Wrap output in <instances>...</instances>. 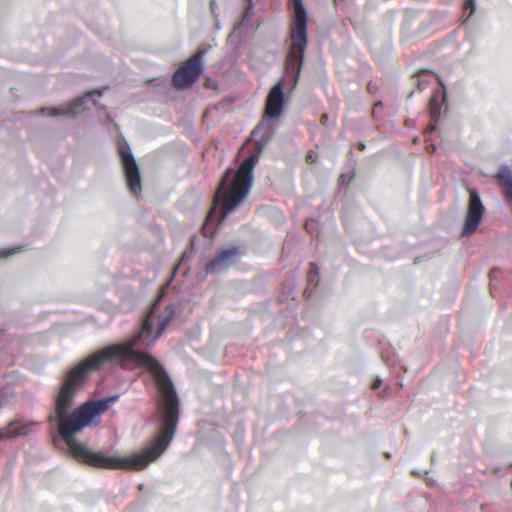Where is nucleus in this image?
Returning a JSON list of instances; mask_svg holds the SVG:
<instances>
[{
    "mask_svg": "<svg viewBox=\"0 0 512 512\" xmlns=\"http://www.w3.org/2000/svg\"><path fill=\"white\" fill-rule=\"evenodd\" d=\"M164 291L138 333L105 347L65 374L55 400L58 433L70 454L105 469L142 470L170 445L179 399L152 347L175 316L161 311Z\"/></svg>",
    "mask_w": 512,
    "mask_h": 512,
    "instance_id": "f257e3e1",
    "label": "nucleus"
},
{
    "mask_svg": "<svg viewBox=\"0 0 512 512\" xmlns=\"http://www.w3.org/2000/svg\"><path fill=\"white\" fill-rule=\"evenodd\" d=\"M260 158V150L246 158L238 170L233 174L228 169L217 189L214 204L219 205L222 218H226L241 204L249 194L253 183V170Z\"/></svg>",
    "mask_w": 512,
    "mask_h": 512,
    "instance_id": "f03ea898",
    "label": "nucleus"
},
{
    "mask_svg": "<svg viewBox=\"0 0 512 512\" xmlns=\"http://www.w3.org/2000/svg\"><path fill=\"white\" fill-rule=\"evenodd\" d=\"M294 12L290 26L291 47L286 56V77L292 79V86L298 83L308 45L307 11L302 0H292Z\"/></svg>",
    "mask_w": 512,
    "mask_h": 512,
    "instance_id": "7ed1b4c3",
    "label": "nucleus"
},
{
    "mask_svg": "<svg viewBox=\"0 0 512 512\" xmlns=\"http://www.w3.org/2000/svg\"><path fill=\"white\" fill-rule=\"evenodd\" d=\"M118 396L103 398L97 401H88L71 412L70 425L72 432H79L87 426L96 416L104 413Z\"/></svg>",
    "mask_w": 512,
    "mask_h": 512,
    "instance_id": "20e7f679",
    "label": "nucleus"
},
{
    "mask_svg": "<svg viewBox=\"0 0 512 512\" xmlns=\"http://www.w3.org/2000/svg\"><path fill=\"white\" fill-rule=\"evenodd\" d=\"M204 50H198L186 63L178 68L173 77V85L177 88H188L198 81L203 72Z\"/></svg>",
    "mask_w": 512,
    "mask_h": 512,
    "instance_id": "39448f33",
    "label": "nucleus"
},
{
    "mask_svg": "<svg viewBox=\"0 0 512 512\" xmlns=\"http://www.w3.org/2000/svg\"><path fill=\"white\" fill-rule=\"evenodd\" d=\"M433 77H435L438 80L440 86L443 89L435 91L429 101V111L431 118L434 121H437L441 113V105L446 99L445 85L443 81L441 80L440 77L433 74L432 72L428 70H423L418 72L417 74V86L420 91L424 90Z\"/></svg>",
    "mask_w": 512,
    "mask_h": 512,
    "instance_id": "423d86ee",
    "label": "nucleus"
},
{
    "mask_svg": "<svg viewBox=\"0 0 512 512\" xmlns=\"http://www.w3.org/2000/svg\"><path fill=\"white\" fill-rule=\"evenodd\" d=\"M120 155L124 168L125 178L130 192L134 195L141 193V176L138 165L130 147H122Z\"/></svg>",
    "mask_w": 512,
    "mask_h": 512,
    "instance_id": "0eeeda50",
    "label": "nucleus"
},
{
    "mask_svg": "<svg viewBox=\"0 0 512 512\" xmlns=\"http://www.w3.org/2000/svg\"><path fill=\"white\" fill-rule=\"evenodd\" d=\"M484 206L477 190H470V199L464 227L463 236H470L478 228L484 214Z\"/></svg>",
    "mask_w": 512,
    "mask_h": 512,
    "instance_id": "6e6552de",
    "label": "nucleus"
},
{
    "mask_svg": "<svg viewBox=\"0 0 512 512\" xmlns=\"http://www.w3.org/2000/svg\"><path fill=\"white\" fill-rule=\"evenodd\" d=\"M240 249L237 246L221 249L216 256L206 263V274L220 273L231 267L240 255Z\"/></svg>",
    "mask_w": 512,
    "mask_h": 512,
    "instance_id": "1a4fd4ad",
    "label": "nucleus"
},
{
    "mask_svg": "<svg viewBox=\"0 0 512 512\" xmlns=\"http://www.w3.org/2000/svg\"><path fill=\"white\" fill-rule=\"evenodd\" d=\"M283 79L276 83L269 91L265 105V117L278 118L283 112L284 92Z\"/></svg>",
    "mask_w": 512,
    "mask_h": 512,
    "instance_id": "9d476101",
    "label": "nucleus"
},
{
    "mask_svg": "<svg viewBox=\"0 0 512 512\" xmlns=\"http://www.w3.org/2000/svg\"><path fill=\"white\" fill-rule=\"evenodd\" d=\"M96 92H89L83 97H79L75 99L74 101L59 107V108H52L47 109L43 108L41 109V113L44 116H68V117H75L79 112L76 111V109L82 107L86 100L91 98Z\"/></svg>",
    "mask_w": 512,
    "mask_h": 512,
    "instance_id": "9b49d317",
    "label": "nucleus"
},
{
    "mask_svg": "<svg viewBox=\"0 0 512 512\" xmlns=\"http://www.w3.org/2000/svg\"><path fill=\"white\" fill-rule=\"evenodd\" d=\"M34 426H36V423L34 422L15 420L8 425L4 433H0V437L14 439L20 436H25L32 431Z\"/></svg>",
    "mask_w": 512,
    "mask_h": 512,
    "instance_id": "f8f14e48",
    "label": "nucleus"
},
{
    "mask_svg": "<svg viewBox=\"0 0 512 512\" xmlns=\"http://www.w3.org/2000/svg\"><path fill=\"white\" fill-rule=\"evenodd\" d=\"M497 179L505 190L506 201L512 203V171L508 167L502 166L497 173Z\"/></svg>",
    "mask_w": 512,
    "mask_h": 512,
    "instance_id": "ddd939ff",
    "label": "nucleus"
},
{
    "mask_svg": "<svg viewBox=\"0 0 512 512\" xmlns=\"http://www.w3.org/2000/svg\"><path fill=\"white\" fill-rule=\"evenodd\" d=\"M261 131H264V134L262 136V141L263 142H266L268 141L270 138H271V132H270V129L268 127V123L265 122V120H263L262 122H260L257 127L254 129L253 131V135H257L258 133H260Z\"/></svg>",
    "mask_w": 512,
    "mask_h": 512,
    "instance_id": "4468645a",
    "label": "nucleus"
},
{
    "mask_svg": "<svg viewBox=\"0 0 512 512\" xmlns=\"http://www.w3.org/2000/svg\"><path fill=\"white\" fill-rule=\"evenodd\" d=\"M318 276H319V269H318V267L316 266V264L311 263L310 264V270H309V273H308V276H307L308 282L309 283L317 284Z\"/></svg>",
    "mask_w": 512,
    "mask_h": 512,
    "instance_id": "2eb2a0df",
    "label": "nucleus"
},
{
    "mask_svg": "<svg viewBox=\"0 0 512 512\" xmlns=\"http://www.w3.org/2000/svg\"><path fill=\"white\" fill-rule=\"evenodd\" d=\"M465 9H470V13L468 15V18H470L475 10H476V2L475 0H467L466 3H465Z\"/></svg>",
    "mask_w": 512,
    "mask_h": 512,
    "instance_id": "dca6fc26",
    "label": "nucleus"
},
{
    "mask_svg": "<svg viewBox=\"0 0 512 512\" xmlns=\"http://www.w3.org/2000/svg\"><path fill=\"white\" fill-rule=\"evenodd\" d=\"M381 385H382V379L380 377H376L372 384V389L377 390L378 388H380Z\"/></svg>",
    "mask_w": 512,
    "mask_h": 512,
    "instance_id": "f3484780",
    "label": "nucleus"
},
{
    "mask_svg": "<svg viewBox=\"0 0 512 512\" xmlns=\"http://www.w3.org/2000/svg\"><path fill=\"white\" fill-rule=\"evenodd\" d=\"M306 158L308 162L314 163L317 159V155L313 151H309Z\"/></svg>",
    "mask_w": 512,
    "mask_h": 512,
    "instance_id": "a211bd4d",
    "label": "nucleus"
},
{
    "mask_svg": "<svg viewBox=\"0 0 512 512\" xmlns=\"http://www.w3.org/2000/svg\"><path fill=\"white\" fill-rule=\"evenodd\" d=\"M15 253H16L15 249H12V250H2V251H0V258L1 257H7V256L15 254Z\"/></svg>",
    "mask_w": 512,
    "mask_h": 512,
    "instance_id": "6ab92c4d",
    "label": "nucleus"
},
{
    "mask_svg": "<svg viewBox=\"0 0 512 512\" xmlns=\"http://www.w3.org/2000/svg\"><path fill=\"white\" fill-rule=\"evenodd\" d=\"M352 178H353V176H352V175L342 174V175L340 176V181H341L342 183H350V181H351V179H352Z\"/></svg>",
    "mask_w": 512,
    "mask_h": 512,
    "instance_id": "aec40b11",
    "label": "nucleus"
},
{
    "mask_svg": "<svg viewBox=\"0 0 512 512\" xmlns=\"http://www.w3.org/2000/svg\"><path fill=\"white\" fill-rule=\"evenodd\" d=\"M312 225H313V223H312V222H307V223L305 224L306 230H307L308 232H310V233L312 232Z\"/></svg>",
    "mask_w": 512,
    "mask_h": 512,
    "instance_id": "412c9836",
    "label": "nucleus"
},
{
    "mask_svg": "<svg viewBox=\"0 0 512 512\" xmlns=\"http://www.w3.org/2000/svg\"><path fill=\"white\" fill-rule=\"evenodd\" d=\"M210 7H211L212 12H214L215 11V7H216V1L215 0H211Z\"/></svg>",
    "mask_w": 512,
    "mask_h": 512,
    "instance_id": "4be33fe9",
    "label": "nucleus"
},
{
    "mask_svg": "<svg viewBox=\"0 0 512 512\" xmlns=\"http://www.w3.org/2000/svg\"><path fill=\"white\" fill-rule=\"evenodd\" d=\"M327 120H328V115L327 114H323L322 117H321V122L325 123V122H327Z\"/></svg>",
    "mask_w": 512,
    "mask_h": 512,
    "instance_id": "5701e85b",
    "label": "nucleus"
},
{
    "mask_svg": "<svg viewBox=\"0 0 512 512\" xmlns=\"http://www.w3.org/2000/svg\"><path fill=\"white\" fill-rule=\"evenodd\" d=\"M382 106V103L381 102H377L375 105H374V109H373V112L376 111V109H378L379 107Z\"/></svg>",
    "mask_w": 512,
    "mask_h": 512,
    "instance_id": "b1692460",
    "label": "nucleus"
},
{
    "mask_svg": "<svg viewBox=\"0 0 512 512\" xmlns=\"http://www.w3.org/2000/svg\"><path fill=\"white\" fill-rule=\"evenodd\" d=\"M359 148H360L361 150H363V149L365 148V145H364L363 143H360V144H359Z\"/></svg>",
    "mask_w": 512,
    "mask_h": 512,
    "instance_id": "393cba45",
    "label": "nucleus"
},
{
    "mask_svg": "<svg viewBox=\"0 0 512 512\" xmlns=\"http://www.w3.org/2000/svg\"><path fill=\"white\" fill-rule=\"evenodd\" d=\"M250 5L252 6V0H249Z\"/></svg>",
    "mask_w": 512,
    "mask_h": 512,
    "instance_id": "a878e982",
    "label": "nucleus"
}]
</instances>
